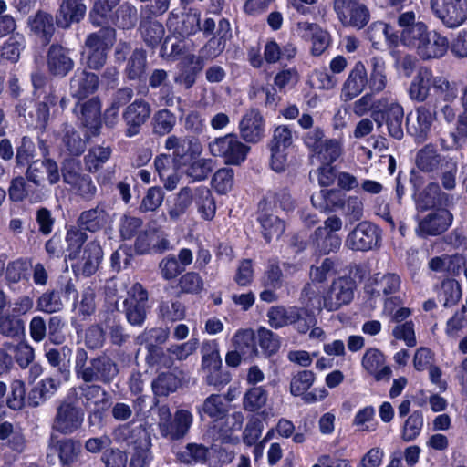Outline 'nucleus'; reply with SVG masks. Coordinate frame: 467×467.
<instances>
[{"label": "nucleus", "mask_w": 467, "mask_h": 467, "mask_svg": "<svg viewBox=\"0 0 467 467\" xmlns=\"http://www.w3.org/2000/svg\"><path fill=\"white\" fill-rule=\"evenodd\" d=\"M453 221V215L448 206L431 210L419 223L420 232L427 236H437L448 230Z\"/></svg>", "instance_id": "25"}, {"label": "nucleus", "mask_w": 467, "mask_h": 467, "mask_svg": "<svg viewBox=\"0 0 467 467\" xmlns=\"http://www.w3.org/2000/svg\"><path fill=\"white\" fill-rule=\"evenodd\" d=\"M108 223V213L105 209L99 206L83 211L77 220L78 226L90 233L103 229Z\"/></svg>", "instance_id": "40"}, {"label": "nucleus", "mask_w": 467, "mask_h": 467, "mask_svg": "<svg viewBox=\"0 0 467 467\" xmlns=\"http://www.w3.org/2000/svg\"><path fill=\"white\" fill-rule=\"evenodd\" d=\"M119 369L110 358L99 356L90 360V368H86L83 373L85 382L99 380L109 383L117 376Z\"/></svg>", "instance_id": "30"}, {"label": "nucleus", "mask_w": 467, "mask_h": 467, "mask_svg": "<svg viewBox=\"0 0 467 467\" xmlns=\"http://www.w3.org/2000/svg\"><path fill=\"white\" fill-rule=\"evenodd\" d=\"M145 348L147 350L145 361L149 368L159 370L173 367L174 358L168 348L164 349L161 346L153 343H146Z\"/></svg>", "instance_id": "45"}, {"label": "nucleus", "mask_w": 467, "mask_h": 467, "mask_svg": "<svg viewBox=\"0 0 467 467\" xmlns=\"http://www.w3.org/2000/svg\"><path fill=\"white\" fill-rule=\"evenodd\" d=\"M103 259V250L99 242L90 241L83 247L80 258L82 274L91 276L99 269Z\"/></svg>", "instance_id": "39"}, {"label": "nucleus", "mask_w": 467, "mask_h": 467, "mask_svg": "<svg viewBox=\"0 0 467 467\" xmlns=\"http://www.w3.org/2000/svg\"><path fill=\"white\" fill-rule=\"evenodd\" d=\"M89 140L86 135L83 139L74 128L67 127L62 136V144L69 155L78 157L84 153Z\"/></svg>", "instance_id": "56"}, {"label": "nucleus", "mask_w": 467, "mask_h": 467, "mask_svg": "<svg viewBox=\"0 0 467 467\" xmlns=\"http://www.w3.org/2000/svg\"><path fill=\"white\" fill-rule=\"evenodd\" d=\"M119 2L120 0H94L88 14L90 23L95 26L106 24Z\"/></svg>", "instance_id": "54"}, {"label": "nucleus", "mask_w": 467, "mask_h": 467, "mask_svg": "<svg viewBox=\"0 0 467 467\" xmlns=\"http://www.w3.org/2000/svg\"><path fill=\"white\" fill-rule=\"evenodd\" d=\"M155 171L168 190H173L178 183L177 171L181 167L173 156L160 154L154 160Z\"/></svg>", "instance_id": "38"}, {"label": "nucleus", "mask_w": 467, "mask_h": 467, "mask_svg": "<svg viewBox=\"0 0 467 467\" xmlns=\"http://www.w3.org/2000/svg\"><path fill=\"white\" fill-rule=\"evenodd\" d=\"M278 208L285 213L295 210L296 201L288 188L268 191L258 202L256 221L266 244L274 238L279 239L285 231V222L275 215Z\"/></svg>", "instance_id": "1"}, {"label": "nucleus", "mask_w": 467, "mask_h": 467, "mask_svg": "<svg viewBox=\"0 0 467 467\" xmlns=\"http://www.w3.org/2000/svg\"><path fill=\"white\" fill-rule=\"evenodd\" d=\"M87 12L84 0H61L56 12V26L62 29L81 22Z\"/></svg>", "instance_id": "27"}, {"label": "nucleus", "mask_w": 467, "mask_h": 467, "mask_svg": "<svg viewBox=\"0 0 467 467\" xmlns=\"http://www.w3.org/2000/svg\"><path fill=\"white\" fill-rule=\"evenodd\" d=\"M138 93L147 96L150 88L158 91V102L160 105L171 107L174 104V88L169 80V73L163 68H154L148 73L147 81L141 83Z\"/></svg>", "instance_id": "17"}, {"label": "nucleus", "mask_w": 467, "mask_h": 467, "mask_svg": "<svg viewBox=\"0 0 467 467\" xmlns=\"http://www.w3.org/2000/svg\"><path fill=\"white\" fill-rule=\"evenodd\" d=\"M70 50L60 44H51L47 52V67L53 77L64 78L74 68Z\"/></svg>", "instance_id": "24"}, {"label": "nucleus", "mask_w": 467, "mask_h": 467, "mask_svg": "<svg viewBox=\"0 0 467 467\" xmlns=\"http://www.w3.org/2000/svg\"><path fill=\"white\" fill-rule=\"evenodd\" d=\"M27 25L42 46L50 44L56 31V20L50 13L43 10L36 11L35 15L28 17Z\"/></svg>", "instance_id": "29"}, {"label": "nucleus", "mask_w": 467, "mask_h": 467, "mask_svg": "<svg viewBox=\"0 0 467 467\" xmlns=\"http://www.w3.org/2000/svg\"><path fill=\"white\" fill-rule=\"evenodd\" d=\"M138 31L145 45L154 51L165 38V28L162 23L150 16L140 15Z\"/></svg>", "instance_id": "32"}, {"label": "nucleus", "mask_w": 467, "mask_h": 467, "mask_svg": "<svg viewBox=\"0 0 467 467\" xmlns=\"http://www.w3.org/2000/svg\"><path fill=\"white\" fill-rule=\"evenodd\" d=\"M448 49L449 41L446 36L436 31H429L422 39L417 54L421 59L429 60L443 57Z\"/></svg>", "instance_id": "33"}, {"label": "nucleus", "mask_w": 467, "mask_h": 467, "mask_svg": "<svg viewBox=\"0 0 467 467\" xmlns=\"http://www.w3.org/2000/svg\"><path fill=\"white\" fill-rule=\"evenodd\" d=\"M268 393L263 386L249 388L244 395L243 406L246 411L257 412L266 403Z\"/></svg>", "instance_id": "63"}, {"label": "nucleus", "mask_w": 467, "mask_h": 467, "mask_svg": "<svg viewBox=\"0 0 467 467\" xmlns=\"http://www.w3.org/2000/svg\"><path fill=\"white\" fill-rule=\"evenodd\" d=\"M316 379V374L312 370H300L293 373L290 380V393L295 397L304 396L308 393Z\"/></svg>", "instance_id": "62"}, {"label": "nucleus", "mask_w": 467, "mask_h": 467, "mask_svg": "<svg viewBox=\"0 0 467 467\" xmlns=\"http://www.w3.org/2000/svg\"><path fill=\"white\" fill-rule=\"evenodd\" d=\"M310 201L312 205L322 213H335L345 209L346 192L337 188H324L314 192Z\"/></svg>", "instance_id": "28"}, {"label": "nucleus", "mask_w": 467, "mask_h": 467, "mask_svg": "<svg viewBox=\"0 0 467 467\" xmlns=\"http://www.w3.org/2000/svg\"><path fill=\"white\" fill-rule=\"evenodd\" d=\"M99 76L87 68H78L70 78L69 89L73 98L78 101L93 95L99 88Z\"/></svg>", "instance_id": "26"}, {"label": "nucleus", "mask_w": 467, "mask_h": 467, "mask_svg": "<svg viewBox=\"0 0 467 467\" xmlns=\"http://www.w3.org/2000/svg\"><path fill=\"white\" fill-rule=\"evenodd\" d=\"M333 10L343 27L361 30L370 20L369 8L360 0H333Z\"/></svg>", "instance_id": "11"}, {"label": "nucleus", "mask_w": 467, "mask_h": 467, "mask_svg": "<svg viewBox=\"0 0 467 467\" xmlns=\"http://www.w3.org/2000/svg\"><path fill=\"white\" fill-rule=\"evenodd\" d=\"M88 239L87 234L79 227L72 226L67 231L64 240L67 243V255L68 260H76L79 257L81 248Z\"/></svg>", "instance_id": "58"}, {"label": "nucleus", "mask_w": 467, "mask_h": 467, "mask_svg": "<svg viewBox=\"0 0 467 467\" xmlns=\"http://www.w3.org/2000/svg\"><path fill=\"white\" fill-rule=\"evenodd\" d=\"M151 108L144 99H136L130 103L122 112V119L125 124L124 134L128 138L140 133L143 125L149 120Z\"/></svg>", "instance_id": "20"}, {"label": "nucleus", "mask_w": 467, "mask_h": 467, "mask_svg": "<svg viewBox=\"0 0 467 467\" xmlns=\"http://www.w3.org/2000/svg\"><path fill=\"white\" fill-rule=\"evenodd\" d=\"M416 121L412 122V112L406 117L407 133L418 144L428 140L433 122L437 119V105L432 99L415 108Z\"/></svg>", "instance_id": "13"}, {"label": "nucleus", "mask_w": 467, "mask_h": 467, "mask_svg": "<svg viewBox=\"0 0 467 467\" xmlns=\"http://www.w3.org/2000/svg\"><path fill=\"white\" fill-rule=\"evenodd\" d=\"M26 47L24 35L16 33L11 35L1 47L0 57L11 63H16L20 58L21 51Z\"/></svg>", "instance_id": "57"}, {"label": "nucleus", "mask_w": 467, "mask_h": 467, "mask_svg": "<svg viewBox=\"0 0 467 467\" xmlns=\"http://www.w3.org/2000/svg\"><path fill=\"white\" fill-rule=\"evenodd\" d=\"M25 332L24 321L14 315H0V334L14 341L22 339Z\"/></svg>", "instance_id": "59"}, {"label": "nucleus", "mask_w": 467, "mask_h": 467, "mask_svg": "<svg viewBox=\"0 0 467 467\" xmlns=\"http://www.w3.org/2000/svg\"><path fill=\"white\" fill-rule=\"evenodd\" d=\"M430 8L447 28H457L467 21V0H430Z\"/></svg>", "instance_id": "15"}, {"label": "nucleus", "mask_w": 467, "mask_h": 467, "mask_svg": "<svg viewBox=\"0 0 467 467\" xmlns=\"http://www.w3.org/2000/svg\"><path fill=\"white\" fill-rule=\"evenodd\" d=\"M418 212H426L434 210L442 206H449L452 202V197L442 192L438 182H429L421 191L412 193Z\"/></svg>", "instance_id": "21"}, {"label": "nucleus", "mask_w": 467, "mask_h": 467, "mask_svg": "<svg viewBox=\"0 0 467 467\" xmlns=\"http://www.w3.org/2000/svg\"><path fill=\"white\" fill-rule=\"evenodd\" d=\"M356 288V281L350 276L334 279L324 296L325 308L328 311H336L342 306L349 304L354 298Z\"/></svg>", "instance_id": "19"}, {"label": "nucleus", "mask_w": 467, "mask_h": 467, "mask_svg": "<svg viewBox=\"0 0 467 467\" xmlns=\"http://www.w3.org/2000/svg\"><path fill=\"white\" fill-rule=\"evenodd\" d=\"M202 146L194 137H184L176 152L172 153L177 164L186 166L196 160L202 153Z\"/></svg>", "instance_id": "46"}, {"label": "nucleus", "mask_w": 467, "mask_h": 467, "mask_svg": "<svg viewBox=\"0 0 467 467\" xmlns=\"http://www.w3.org/2000/svg\"><path fill=\"white\" fill-rule=\"evenodd\" d=\"M32 268L31 260L19 257L9 261L5 267V280L9 287L21 281H28Z\"/></svg>", "instance_id": "42"}, {"label": "nucleus", "mask_w": 467, "mask_h": 467, "mask_svg": "<svg viewBox=\"0 0 467 467\" xmlns=\"http://www.w3.org/2000/svg\"><path fill=\"white\" fill-rule=\"evenodd\" d=\"M462 297L460 284L455 279L442 281L437 298L446 308L455 306Z\"/></svg>", "instance_id": "60"}, {"label": "nucleus", "mask_w": 467, "mask_h": 467, "mask_svg": "<svg viewBox=\"0 0 467 467\" xmlns=\"http://www.w3.org/2000/svg\"><path fill=\"white\" fill-rule=\"evenodd\" d=\"M16 144V164L22 168L33 161L36 155V145L33 139L28 135H24L15 140Z\"/></svg>", "instance_id": "52"}, {"label": "nucleus", "mask_w": 467, "mask_h": 467, "mask_svg": "<svg viewBox=\"0 0 467 467\" xmlns=\"http://www.w3.org/2000/svg\"><path fill=\"white\" fill-rule=\"evenodd\" d=\"M84 416V410L78 406L77 397L67 394L56 409L51 428L61 435H71L82 427Z\"/></svg>", "instance_id": "6"}, {"label": "nucleus", "mask_w": 467, "mask_h": 467, "mask_svg": "<svg viewBox=\"0 0 467 467\" xmlns=\"http://www.w3.org/2000/svg\"><path fill=\"white\" fill-rule=\"evenodd\" d=\"M193 422V416L188 410L179 409L172 415L167 408L161 410L159 430L163 438L171 441L183 439Z\"/></svg>", "instance_id": "14"}, {"label": "nucleus", "mask_w": 467, "mask_h": 467, "mask_svg": "<svg viewBox=\"0 0 467 467\" xmlns=\"http://www.w3.org/2000/svg\"><path fill=\"white\" fill-rule=\"evenodd\" d=\"M202 369L206 373L222 368L218 344L215 340L204 341L202 346Z\"/></svg>", "instance_id": "61"}, {"label": "nucleus", "mask_w": 467, "mask_h": 467, "mask_svg": "<svg viewBox=\"0 0 467 467\" xmlns=\"http://www.w3.org/2000/svg\"><path fill=\"white\" fill-rule=\"evenodd\" d=\"M371 72L368 78V86L373 93H379L387 86L386 65L381 57L375 56L370 58Z\"/></svg>", "instance_id": "51"}, {"label": "nucleus", "mask_w": 467, "mask_h": 467, "mask_svg": "<svg viewBox=\"0 0 467 467\" xmlns=\"http://www.w3.org/2000/svg\"><path fill=\"white\" fill-rule=\"evenodd\" d=\"M177 117L168 109L157 110L151 119L152 132L158 136L171 133L176 125Z\"/></svg>", "instance_id": "55"}, {"label": "nucleus", "mask_w": 467, "mask_h": 467, "mask_svg": "<svg viewBox=\"0 0 467 467\" xmlns=\"http://www.w3.org/2000/svg\"><path fill=\"white\" fill-rule=\"evenodd\" d=\"M82 443L79 440L71 437H59L52 434L48 440L47 459L57 457L61 467L75 466L80 461Z\"/></svg>", "instance_id": "12"}, {"label": "nucleus", "mask_w": 467, "mask_h": 467, "mask_svg": "<svg viewBox=\"0 0 467 467\" xmlns=\"http://www.w3.org/2000/svg\"><path fill=\"white\" fill-rule=\"evenodd\" d=\"M342 239L337 234H329L321 226L310 234V248L316 254L337 253L340 249Z\"/></svg>", "instance_id": "35"}, {"label": "nucleus", "mask_w": 467, "mask_h": 467, "mask_svg": "<svg viewBox=\"0 0 467 467\" xmlns=\"http://www.w3.org/2000/svg\"><path fill=\"white\" fill-rule=\"evenodd\" d=\"M102 325L113 346L121 347L130 338L129 334L124 332L119 316L114 311H106L102 317Z\"/></svg>", "instance_id": "41"}, {"label": "nucleus", "mask_w": 467, "mask_h": 467, "mask_svg": "<svg viewBox=\"0 0 467 467\" xmlns=\"http://www.w3.org/2000/svg\"><path fill=\"white\" fill-rule=\"evenodd\" d=\"M366 86H368V72L365 65L358 61L343 84L341 99L344 101L352 100L362 93Z\"/></svg>", "instance_id": "31"}, {"label": "nucleus", "mask_w": 467, "mask_h": 467, "mask_svg": "<svg viewBox=\"0 0 467 467\" xmlns=\"http://www.w3.org/2000/svg\"><path fill=\"white\" fill-rule=\"evenodd\" d=\"M114 57L117 63L125 62L123 75L128 81H147L148 54L142 47L132 49L130 42L119 41L115 47Z\"/></svg>", "instance_id": "4"}, {"label": "nucleus", "mask_w": 467, "mask_h": 467, "mask_svg": "<svg viewBox=\"0 0 467 467\" xmlns=\"http://www.w3.org/2000/svg\"><path fill=\"white\" fill-rule=\"evenodd\" d=\"M114 439L118 442L125 443L128 449L150 448L151 438L147 428L139 424L125 423L113 431Z\"/></svg>", "instance_id": "23"}, {"label": "nucleus", "mask_w": 467, "mask_h": 467, "mask_svg": "<svg viewBox=\"0 0 467 467\" xmlns=\"http://www.w3.org/2000/svg\"><path fill=\"white\" fill-rule=\"evenodd\" d=\"M182 384V379L174 372H161L152 380L151 388L155 396L167 397L175 392Z\"/></svg>", "instance_id": "49"}, {"label": "nucleus", "mask_w": 467, "mask_h": 467, "mask_svg": "<svg viewBox=\"0 0 467 467\" xmlns=\"http://www.w3.org/2000/svg\"><path fill=\"white\" fill-rule=\"evenodd\" d=\"M209 147L213 156L221 157L226 164L235 166L244 163L251 150V147L242 142L235 133L216 138Z\"/></svg>", "instance_id": "10"}, {"label": "nucleus", "mask_w": 467, "mask_h": 467, "mask_svg": "<svg viewBox=\"0 0 467 467\" xmlns=\"http://www.w3.org/2000/svg\"><path fill=\"white\" fill-rule=\"evenodd\" d=\"M175 288L178 296L182 295L198 296L204 290V280L198 272H183L177 279Z\"/></svg>", "instance_id": "48"}, {"label": "nucleus", "mask_w": 467, "mask_h": 467, "mask_svg": "<svg viewBox=\"0 0 467 467\" xmlns=\"http://www.w3.org/2000/svg\"><path fill=\"white\" fill-rule=\"evenodd\" d=\"M233 343L243 356L252 357L257 354L256 338L252 330H238L234 336Z\"/></svg>", "instance_id": "64"}, {"label": "nucleus", "mask_w": 467, "mask_h": 467, "mask_svg": "<svg viewBox=\"0 0 467 467\" xmlns=\"http://www.w3.org/2000/svg\"><path fill=\"white\" fill-rule=\"evenodd\" d=\"M228 408L220 394H211L204 400L202 406L198 408L200 416L202 418L206 416L213 422L224 420L228 416Z\"/></svg>", "instance_id": "43"}, {"label": "nucleus", "mask_w": 467, "mask_h": 467, "mask_svg": "<svg viewBox=\"0 0 467 467\" xmlns=\"http://www.w3.org/2000/svg\"><path fill=\"white\" fill-rule=\"evenodd\" d=\"M241 138L251 144L259 143L265 134V119L256 108L249 109L239 122Z\"/></svg>", "instance_id": "22"}, {"label": "nucleus", "mask_w": 467, "mask_h": 467, "mask_svg": "<svg viewBox=\"0 0 467 467\" xmlns=\"http://www.w3.org/2000/svg\"><path fill=\"white\" fill-rule=\"evenodd\" d=\"M382 243V230L369 221L359 222L347 235L345 245L355 252L379 249Z\"/></svg>", "instance_id": "9"}, {"label": "nucleus", "mask_w": 467, "mask_h": 467, "mask_svg": "<svg viewBox=\"0 0 467 467\" xmlns=\"http://www.w3.org/2000/svg\"><path fill=\"white\" fill-rule=\"evenodd\" d=\"M385 361V356L379 349L369 348L362 358V366L376 381H380L384 379H389L392 374L389 366H383Z\"/></svg>", "instance_id": "36"}, {"label": "nucleus", "mask_w": 467, "mask_h": 467, "mask_svg": "<svg viewBox=\"0 0 467 467\" xmlns=\"http://www.w3.org/2000/svg\"><path fill=\"white\" fill-rule=\"evenodd\" d=\"M204 62L201 58H195V55H190L181 72L174 77V82L181 84L185 89H191L196 83L198 75L203 70Z\"/></svg>", "instance_id": "44"}, {"label": "nucleus", "mask_w": 467, "mask_h": 467, "mask_svg": "<svg viewBox=\"0 0 467 467\" xmlns=\"http://www.w3.org/2000/svg\"><path fill=\"white\" fill-rule=\"evenodd\" d=\"M415 164L424 173H438L440 171L443 189L447 191L455 189L458 172L456 157L443 156L439 153L433 144L429 143L416 153Z\"/></svg>", "instance_id": "2"}, {"label": "nucleus", "mask_w": 467, "mask_h": 467, "mask_svg": "<svg viewBox=\"0 0 467 467\" xmlns=\"http://www.w3.org/2000/svg\"><path fill=\"white\" fill-rule=\"evenodd\" d=\"M59 387L60 381L51 377L39 380L27 394V406L30 408L40 406L53 397Z\"/></svg>", "instance_id": "37"}, {"label": "nucleus", "mask_w": 467, "mask_h": 467, "mask_svg": "<svg viewBox=\"0 0 467 467\" xmlns=\"http://www.w3.org/2000/svg\"><path fill=\"white\" fill-rule=\"evenodd\" d=\"M193 202L198 213L203 220L211 221L216 213L215 200L207 187L196 188L193 193Z\"/></svg>", "instance_id": "50"}, {"label": "nucleus", "mask_w": 467, "mask_h": 467, "mask_svg": "<svg viewBox=\"0 0 467 467\" xmlns=\"http://www.w3.org/2000/svg\"><path fill=\"white\" fill-rule=\"evenodd\" d=\"M116 41V30L111 26H101L98 31L89 33L84 42L81 52L86 67L101 70L108 59V54Z\"/></svg>", "instance_id": "3"}, {"label": "nucleus", "mask_w": 467, "mask_h": 467, "mask_svg": "<svg viewBox=\"0 0 467 467\" xmlns=\"http://www.w3.org/2000/svg\"><path fill=\"white\" fill-rule=\"evenodd\" d=\"M81 127L85 128L88 139L100 134L102 128L101 101L99 97H92L74 109Z\"/></svg>", "instance_id": "16"}, {"label": "nucleus", "mask_w": 467, "mask_h": 467, "mask_svg": "<svg viewBox=\"0 0 467 467\" xmlns=\"http://www.w3.org/2000/svg\"><path fill=\"white\" fill-rule=\"evenodd\" d=\"M403 119V107L396 99L389 97L376 99L372 120L376 122L378 128L386 125L389 135L400 140L404 136Z\"/></svg>", "instance_id": "5"}, {"label": "nucleus", "mask_w": 467, "mask_h": 467, "mask_svg": "<svg viewBox=\"0 0 467 467\" xmlns=\"http://www.w3.org/2000/svg\"><path fill=\"white\" fill-rule=\"evenodd\" d=\"M432 80V70L427 67H420L410 84L408 89L410 99L416 102H427Z\"/></svg>", "instance_id": "34"}, {"label": "nucleus", "mask_w": 467, "mask_h": 467, "mask_svg": "<svg viewBox=\"0 0 467 467\" xmlns=\"http://www.w3.org/2000/svg\"><path fill=\"white\" fill-rule=\"evenodd\" d=\"M149 294L140 283L132 285L129 296L123 301L127 321L131 326H142L147 317Z\"/></svg>", "instance_id": "18"}, {"label": "nucleus", "mask_w": 467, "mask_h": 467, "mask_svg": "<svg viewBox=\"0 0 467 467\" xmlns=\"http://www.w3.org/2000/svg\"><path fill=\"white\" fill-rule=\"evenodd\" d=\"M267 317L271 327L278 329L287 325H296L298 332L302 334L306 333L316 322L312 312L306 307L272 306Z\"/></svg>", "instance_id": "7"}, {"label": "nucleus", "mask_w": 467, "mask_h": 467, "mask_svg": "<svg viewBox=\"0 0 467 467\" xmlns=\"http://www.w3.org/2000/svg\"><path fill=\"white\" fill-rule=\"evenodd\" d=\"M300 27L311 34V55L314 57L321 56L330 46V34L317 23L306 22Z\"/></svg>", "instance_id": "47"}, {"label": "nucleus", "mask_w": 467, "mask_h": 467, "mask_svg": "<svg viewBox=\"0 0 467 467\" xmlns=\"http://www.w3.org/2000/svg\"><path fill=\"white\" fill-rule=\"evenodd\" d=\"M112 153L110 147L92 146L84 157L85 168L88 172L95 173L109 161Z\"/></svg>", "instance_id": "53"}, {"label": "nucleus", "mask_w": 467, "mask_h": 467, "mask_svg": "<svg viewBox=\"0 0 467 467\" xmlns=\"http://www.w3.org/2000/svg\"><path fill=\"white\" fill-rule=\"evenodd\" d=\"M293 145L292 130L288 125H277L271 139L266 143L270 151L269 166L277 172H284L287 166L288 151Z\"/></svg>", "instance_id": "8"}]
</instances>
